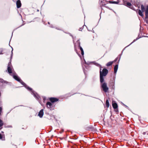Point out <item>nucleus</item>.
<instances>
[{"label":"nucleus","instance_id":"f257e3e1","mask_svg":"<svg viewBox=\"0 0 148 148\" xmlns=\"http://www.w3.org/2000/svg\"><path fill=\"white\" fill-rule=\"evenodd\" d=\"M16 75V73H14V75H12L11 76H12L15 79L18 81V82H19L23 85L25 86L26 88H27L28 90L29 91H31L32 90V89L26 85L25 86V83L22 81L20 78L19 77Z\"/></svg>","mask_w":148,"mask_h":148},{"label":"nucleus","instance_id":"f03ea898","mask_svg":"<svg viewBox=\"0 0 148 148\" xmlns=\"http://www.w3.org/2000/svg\"><path fill=\"white\" fill-rule=\"evenodd\" d=\"M7 71L9 74L11 75H14V73H15V72L14 71V69L11 65V63L10 62H9L8 64L7 70L6 71Z\"/></svg>","mask_w":148,"mask_h":148},{"label":"nucleus","instance_id":"7ed1b4c3","mask_svg":"<svg viewBox=\"0 0 148 148\" xmlns=\"http://www.w3.org/2000/svg\"><path fill=\"white\" fill-rule=\"evenodd\" d=\"M123 1L124 5L133 10H134L133 6L130 3V2H132V0H123Z\"/></svg>","mask_w":148,"mask_h":148},{"label":"nucleus","instance_id":"20e7f679","mask_svg":"<svg viewBox=\"0 0 148 148\" xmlns=\"http://www.w3.org/2000/svg\"><path fill=\"white\" fill-rule=\"evenodd\" d=\"M141 10L142 12L145 11V19L147 23H148V9L145 10L144 6L143 5H141Z\"/></svg>","mask_w":148,"mask_h":148},{"label":"nucleus","instance_id":"39448f33","mask_svg":"<svg viewBox=\"0 0 148 148\" xmlns=\"http://www.w3.org/2000/svg\"><path fill=\"white\" fill-rule=\"evenodd\" d=\"M47 107L50 110H52L54 109L55 105L53 103L50 102L48 101L46 103Z\"/></svg>","mask_w":148,"mask_h":148},{"label":"nucleus","instance_id":"423d86ee","mask_svg":"<svg viewBox=\"0 0 148 148\" xmlns=\"http://www.w3.org/2000/svg\"><path fill=\"white\" fill-rule=\"evenodd\" d=\"M101 69L100 68V75H101L102 76H105L108 73V70L106 69H103L102 71H101Z\"/></svg>","mask_w":148,"mask_h":148},{"label":"nucleus","instance_id":"0eeeda50","mask_svg":"<svg viewBox=\"0 0 148 148\" xmlns=\"http://www.w3.org/2000/svg\"><path fill=\"white\" fill-rule=\"evenodd\" d=\"M101 87L103 90L105 92H107L108 90V88L107 86V84L105 83H104L101 84Z\"/></svg>","mask_w":148,"mask_h":148},{"label":"nucleus","instance_id":"6e6552de","mask_svg":"<svg viewBox=\"0 0 148 148\" xmlns=\"http://www.w3.org/2000/svg\"><path fill=\"white\" fill-rule=\"evenodd\" d=\"M112 106L113 108L115 109V111L117 112L118 111V105L114 101H112Z\"/></svg>","mask_w":148,"mask_h":148},{"label":"nucleus","instance_id":"1a4fd4ad","mask_svg":"<svg viewBox=\"0 0 148 148\" xmlns=\"http://www.w3.org/2000/svg\"><path fill=\"white\" fill-rule=\"evenodd\" d=\"M50 101L51 102L54 103L55 102H56L58 101V99L54 97H51L49 98Z\"/></svg>","mask_w":148,"mask_h":148},{"label":"nucleus","instance_id":"9d476101","mask_svg":"<svg viewBox=\"0 0 148 148\" xmlns=\"http://www.w3.org/2000/svg\"><path fill=\"white\" fill-rule=\"evenodd\" d=\"M17 7L18 8H20L21 5V1L20 0H18L16 3Z\"/></svg>","mask_w":148,"mask_h":148},{"label":"nucleus","instance_id":"9b49d317","mask_svg":"<svg viewBox=\"0 0 148 148\" xmlns=\"http://www.w3.org/2000/svg\"><path fill=\"white\" fill-rule=\"evenodd\" d=\"M43 109L41 110L39 112L38 115L40 118H41L43 116Z\"/></svg>","mask_w":148,"mask_h":148},{"label":"nucleus","instance_id":"f8f14e48","mask_svg":"<svg viewBox=\"0 0 148 148\" xmlns=\"http://www.w3.org/2000/svg\"><path fill=\"white\" fill-rule=\"evenodd\" d=\"M119 0H117V1H109V2L111 4H118L119 3Z\"/></svg>","mask_w":148,"mask_h":148},{"label":"nucleus","instance_id":"ddd939ff","mask_svg":"<svg viewBox=\"0 0 148 148\" xmlns=\"http://www.w3.org/2000/svg\"><path fill=\"white\" fill-rule=\"evenodd\" d=\"M101 75H100V82L102 83L104 82V79L103 77L104 76H102Z\"/></svg>","mask_w":148,"mask_h":148},{"label":"nucleus","instance_id":"4468645a","mask_svg":"<svg viewBox=\"0 0 148 148\" xmlns=\"http://www.w3.org/2000/svg\"><path fill=\"white\" fill-rule=\"evenodd\" d=\"M3 121L0 119V130H1L2 128V127L3 126Z\"/></svg>","mask_w":148,"mask_h":148},{"label":"nucleus","instance_id":"2eb2a0df","mask_svg":"<svg viewBox=\"0 0 148 148\" xmlns=\"http://www.w3.org/2000/svg\"><path fill=\"white\" fill-rule=\"evenodd\" d=\"M118 68V65H116L114 67V73H116L117 70Z\"/></svg>","mask_w":148,"mask_h":148},{"label":"nucleus","instance_id":"dca6fc26","mask_svg":"<svg viewBox=\"0 0 148 148\" xmlns=\"http://www.w3.org/2000/svg\"><path fill=\"white\" fill-rule=\"evenodd\" d=\"M114 62V61L110 62H108L106 64V66H111L113 64Z\"/></svg>","mask_w":148,"mask_h":148},{"label":"nucleus","instance_id":"f3484780","mask_svg":"<svg viewBox=\"0 0 148 148\" xmlns=\"http://www.w3.org/2000/svg\"><path fill=\"white\" fill-rule=\"evenodd\" d=\"M79 47L80 48V50L81 51V54L82 56H83L84 55V52L83 49L80 45L79 46Z\"/></svg>","mask_w":148,"mask_h":148},{"label":"nucleus","instance_id":"a211bd4d","mask_svg":"<svg viewBox=\"0 0 148 148\" xmlns=\"http://www.w3.org/2000/svg\"><path fill=\"white\" fill-rule=\"evenodd\" d=\"M106 106L107 108H108L109 106V103L108 100L107 99L106 101Z\"/></svg>","mask_w":148,"mask_h":148},{"label":"nucleus","instance_id":"6ab92c4d","mask_svg":"<svg viewBox=\"0 0 148 148\" xmlns=\"http://www.w3.org/2000/svg\"><path fill=\"white\" fill-rule=\"evenodd\" d=\"M138 14L140 15L142 17L143 16V14L142 12L140 10H138Z\"/></svg>","mask_w":148,"mask_h":148},{"label":"nucleus","instance_id":"aec40b11","mask_svg":"<svg viewBox=\"0 0 148 148\" xmlns=\"http://www.w3.org/2000/svg\"><path fill=\"white\" fill-rule=\"evenodd\" d=\"M134 5L135 6L138 7V8L140 7V5L139 4V3H138V4H135L134 3Z\"/></svg>","mask_w":148,"mask_h":148},{"label":"nucleus","instance_id":"412c9836","mask_svg":"<svg viewBox=\"0 0 148 148\" xmlns=\"http://www.w3.org/2000/svg\"><path fill=\"white\" fill-rule=\"evenodd\" d=\"M143 135H145V134H148V131H147L146 132H144L143 133Z\"/></svg>","mask_w":148,"mask_h":148},{"label":"nucleus","instance_id":"4be33fe9","mask_svg":"<svg viewBox=\"0 0 148 148\" xmlns=\"http://www.w3.org/2000/svg\"><path fill=\"white\" fill-rule=\"evenodd\" d=\"M97 64V66H99L100 68H101V66L100 65L98 64Z\"/></svg>","mask_w":148,"mask_h":148},{"label":"nucleus","instance_id":"5701e85b","mask_svg":"<svg viewBox=\"0 0 148 148\" xmlns=\"http://www.w3.org/2000/svg\"><path fill=\"white\" fill-rule=\"evenodd\" d=\"M2 138V137L1 135L0 134V139H1Z\"/></svg>","mask_w":148,"mask_h":148},{"label":"nucleus","instance_id":"b1692460","mask_svg":"<svg viewBox=\"0 0 148 148\" xmlns=\"http://www.w3.org/2000/svg\"><path fill=\"white\" fill-rule=\"evenodd\" d=\"M34 96H35L36 97H37L38 99V97H37L36 96V95H34Z\"/></svg>","mask_w":148,"mask_h":148},{"label":"nucleus","instance_id":"393cba45","mask_svg":"<svg viewBox=\"0 0 148 148\" xmlns=\"http://www.w3.org/2000/svg\"><path fill=\"white\" fill-rule=\"evenodd\" d=\"M82 28H79V31H82Z\"/></svg>","mask_w":148,"mask_h":148},{"label":"nucleus","instance_id":"a878e982","mask_svg":"<svg viewBox=\"0 0 148 148\" xmlns=\"http://www.w3.org/2000/svg\"><path fill=\"white\" fill-rule=\"evenodd\" d=\"M146 9H148V5L147 7H146Z\"/></svg>","mask_w":148,"mask_h":148},{"label":"nucleus","instance_id":"bb28decb","mask_svg":"<svg viewBox=\"0 0 148 148\" xmlns=\"http://www.w3.org/2000/svg\"><path fill=\"white\" fill-rule=\"evenodd\" d=\"M3 53H1V52H0V54H2Z\"/></svg>","mask_w":148,"mask_h":148},{"label":"nucleus","instance_id":"cd10ccee","mask_svg":"<svg viewBox=\"0 0 148 148\" xmlns=\"http://www.w3.org/2000/svg\"><path fill=\"white\" fill-rule=\"evenodd\" d=\"M43 100L44 101L45 100V98H44L43 99Z\"/></svg>","mask_w":148,"mask_h":148}]
</instances>
